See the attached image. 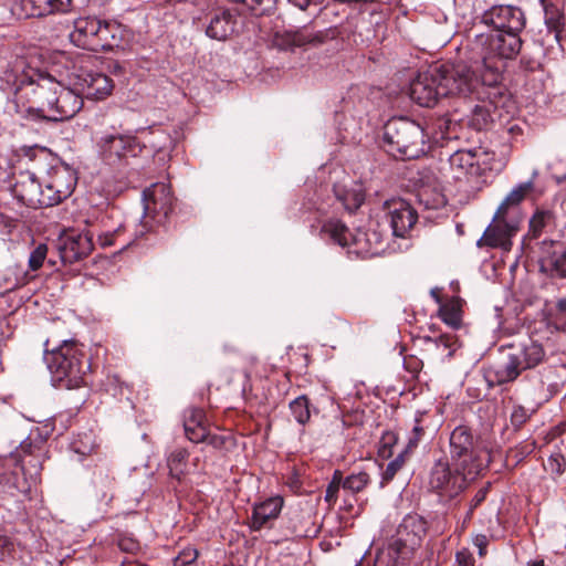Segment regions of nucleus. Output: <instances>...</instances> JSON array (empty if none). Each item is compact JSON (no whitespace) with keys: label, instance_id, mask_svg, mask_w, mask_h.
Returning a JSON list of instances; mask_svg holds the SVG:
<instances>
[{"label":"nucleus","instance_id":"obj_30","mask_svg":"<svg viewBox=\"0 0 566 566\" xmlns=\"http://www.w3.org/2000/svg\"><path fill=\"white\" fill-rule=\"evenodd\" d=\"M283 503V497L272 496L255 504L251 517V528L253 531H260L268 522L277 518Z\"/></svg>","mask_w":566,"mask_h":566},{"label":"nucleus","instance_id":"obj_60","mask_svg":"<svg viewBox=\"0 0 566 566\" xmlns=\"http://www.w3.org/2000/svg\"><path fill=\"white\" fill-rule=\"evenodd\" d=\"M118 546L122 551L134 552L138 548V544L135 541L123 538L118 542Z\"/></svg>","mask_w":566,"mask_h":566},{"label":"nucleus","instance_id":"obj_2","mask_svg":"<svg viewBox=\"0 0 566 566\" xmlns=\"http://www.w3.org/2000/svg\"><path fill=\"white\" fill-rule=\"evenodd\" d=\"M46 439L35 428L20 443L15 452L0 459V483L20 492L40 476L45 455Z\"/></svg>","mask_w":566,"mask_h":566},{"label":"nucleus","instance_id":"obj_64","mask_svg":"<svg viewBox=\"0 0 566 566\" xmlns=\"http://www.w3.org/2000/svg\"><path fill=\"white\" fill-rule=\"evenodd\" d=\"M11 545V542L6 536H0V547L8 548Z\"/></svg>","mask_w":566,"mask_h":566},{"label":"nucleus","instance_id":"obj_3","mask_svg":"<svg viewBox=\"0 0 566 566\" xmlns=\"http://www.w3.org/2000/svg\"><path fill=\"white\" fill-rule=\"evenodd\" d=\"M13 71L15 75L12 85L15 93L27 97L29 108L35 109L39 116L46 119L62 83L36 69H25L23 61L15 62Z\"/></svg>","mask_w":566,"mask_h":566},{"label":"nucleus","instance_id":"obj_50","mask_svg":"<svg viewBox=\"0 0 566 566\" xmlns=\"http://www.w3.org/2000/svg\"><path fill=\"white\" fill-rule=\"evenodd\" d=\"M426 339L432 342L438 349L448 350L447 356H452L453 346L455 344L452 335L443 334L436 338L427 337Z\"/></svg>","mask_w":566,"mask_h":566},{"label":"nucleus","instance_id":"obj_38","mask_svg":"<svg viewBox=\"0 0 566 566\" xmlns=\"http://www.w3.org/2000/svg\"><path fill=\"white\" fill-rule=\"evenodd\" d=\"M334 192L345 209L350 212L356 211L365 201V195L360 189L346 190L335 187Z\"/></svg>","mask_w":566,"mask_h":566},{"label":"nucleus","instance_id":"obj_1","mask_svg":"<svg viewBox=\"0 0 566 566\" xmlns=\"http://www.w3.org/2000/svg\"><path fill=\"white\" fill-rule=\"evenodd\" d=\"M446 97L469 99L475 94L493 99L501 94V72L496 65H482V61L470 52L468 61L438 65Z\"/></svg>","mask_w":566,"mask_h":566},{"label":"nucleus","instance_id":"obj_45","mask_svg":"<svg viewBox=\"0 0 566 566\" xmlns=\"http://www.w3.org/2000/svg\"><path fill=\"white\" fill-rule=\"evenodd\" d=\"M206 415L201 408H190L185 413L184 428L190 430L193 428H207L205 426Z\"/></svg>","mask_w":566,"mask_h":566},{"label":"nucleus","instance_id":"obj_23","mask_svg":"<svg viewBox=\"0 0 566 566\" xmlns=\"http://www.w3.org/2000/svg\"><path fill=\"white\" fill-rule=\"evenodd\" d=\"M76 185L75 174L66 168L53 169L44 182L49 207L59 205L73 192Z\"/></svg>","mask_w":566,"mask_h":566},{"label":"nucleus","instance_id":"obj_21","mask_svg":"<svg viewBox=\"0 0 566 566\" xmlns=\"http://www.w3.org/2000/svg\"><path fill=\"white\" fill-rule=\"evenodd\" d=\"M93 233L91 231L71 232L61 239L60 258L64 264L75 263L93 251Z\"/></svg>","mask_w":566,"mask_h":566},{"label":"nucleus","instance_id":"obj_32","mask_svg":"<svg viewBox=\"0 0 566 566\" xmlns=\"http://www.w3.org/2000/svg\"><path fill=\"white\" fill-rule=\"evenodd\" d=\"M544 9V22L548 31L554 32L555 39L559 41L560 33L565 25L563 11L553 2L541 0Z\"/></svg>","mask_w":566,"mask_h":566},{"label":"nucleus","instance_id":"obj_49","mask_svg":"<svg viewBox=\"0 0 566 566\" xmlns=\"http://www.w3.org/2000/svg\"><path fill=\"white\" fill-rule=\"evenodd\" d=\"M48 253V247L45 244H39L30 254L29 266L32 271L39 270Z\"/></svg>","mask_w":566,"mask_h":566},{"label":"nucleus","instance_id":"obj_47","mask_svg":"<svg viewBox=\"0 0 566 566\" xmlns=\"http://www.w3.org/2000/svg\"><path fill=\"white\" fill-rule=\"evenodd\" d=\"M232 1L235 3H242L255 15H262L268 11V9L271 8L274 0H232Z\"/></svg>","mask_w":566,"mask_h":566},{"label":"nucleus","instance_id":"obj_52","mask_svg":"<svg viewBox=\"0 0 566 566\" xmlns=\"http://www.w3.org/2000/svg\"><path fill=\"white\" fill-rule=\"evenodd\" d=\"M531 413L523 406H515L511 413V423L514 428H521L530 418Z\"/></svg>","mask_w":566,"mask_h":566},{"label":"nucleus","instance_id":"obj_22","mask_svg":"<svg viewBox=\"0 0 566 566\" xmlns=\"http://www.w3.org/2000/svg\"><path fill=\"white\" fill-rule=\"evenodd\" d=\"M505 98L504 87L501 85V94L493 99L483 98L480 94L465 99L468 102V124L476 129H485L492 122V113Z\"/></svg>","mask_w":566,"mask_h":566},{"label":"nucleus","instance_id":"obj_62","mask_svg":"<svg viewBox=\"0 0 566 566\" xmlns=\"http://www.w3.org/2000/svg\"><path fill=\"white\" fill-rule=\"evenodd\" d=\"M289 2L301 10H306L312 3H316L317 0H289Z\"/></svg>","mask_w":566,"mask_h":566},{"label":"nucleus","instance_id":"obj_28","mask_svg":"<svg viewBox=\"0 0 566 566\" xmlns=\"http://www.w3.org/2000/svg\"><path fill=\"white\" fill-rule=\"evenodd\" d=\"M20 6L27 18L44 17L71 11L72 0H21Z\"/></svg>","mask_w":566,"mask_h":566},{"label":"nucleus","instance_id":"obj_16","mask_svg":"<svg viewBox=\"0 0 566 566\" xmlns=\"http://www.w3.org/2000/svg\"><path fill=\"white\" fill-rule=\"evenodd\" d=\"M441 76L438 65L420 72L410 83V98L420 106L431 107L437 104L440 97H444L441 92Z\"/></svg>","mask_w":566,"mask_h":566},{"label":"nucleus","instance_id":"obj_13","mask_svg":"<svg viewBox=\"0 0 566 566\" xmlns=\"http://www.w3.org/2000/svg\"><path fill=\"white\" fill-rule=\"evenodd\" d=\"M97 146L101 157L109 165H117L128 157H136L143 149L136 136L117 130L104 133Z\"/></svg>","mask_w":566,"mask_h":566},{"label":"nucleus","instance_id":"obj_59","mask_svg":"<svg viewBox=\"0 0 566 566\" xmlns=\"http://www.w3.org/2000/svg\"><path fill=\"white\" fill-rule=\"evenodd\" d=\"M412 432H413V437L409 438L408 444L406 447V449L408 451H409V449H412L418 444L419 440L421 439V437L423 434V429L419 424H416L412 429Z\"/></svg>","mask_w":566,"mask_h":566},{"label":"nucleus","instance_id":"obj_44","mask_svg":"<svg viewBox=\"0 0 566 566\" xmlns=\"http://www.w3.org/2000/svg\"><path fill=\"white\" fill-rule=\"evenodd\" d=\"M551 324L558 331L566 333V298L557 301L551 313Z\"/></svg>","mask_w":566,"mask_h":566},{"label":"nucleus","instance_id":"obj_10","mask_svg":"<svg viewBox=\"0 0 566 566\" xmlns=\"http://www.w3.org/2000/svg\"><path fill=\"white\" fill-rule=\"evenodd\" d=\"M450 458L454 465L471 474H479L485 467L481 452L478 450L471 429L458 426L450 434Z\"/></svg>","mask_w":566,"mask_h":566},{"label":"nucleus","instance_id":"obj_11","mask_svg":"<svg viewBox=\"0 0 566 566\" xmlns=\"http://www.w3.org/2000/svg\"><path fill=\"white\" fill-rule=\"evenodd\" d=\"M544 358L543 345L527 339L521 343L517 349L509 355L507 361L495 371V381L499 385L513 381L523 370L536 367Z\"/></svg>","mask_w":566,"mask_h":566},{"label":"nucleus","instance_id":"obj_55","mask_svg":"<svg viewBox=\"0 0 566 566\" xmlns=\"http://www.w3.org/2000/svg\"><path fill=\"white\" fill-rule=\"evenodd\" d=\"M207 443L208 446L212 447L213 449H222L226 446L227 438L224 436L220 434H211L209 431L206 433V438L202 441Z\"/></svg>","mask_w":566,"mask_h":566},{"label":"nucleus","instance_id":"obj_53","mask_svg":"<svg viewBox=\"0 0 566 566\" xmlns=\"http://www.w3.org/2000/svg\"><path fill=\"white\" fill-rule=\"evenodd\" d=\"M565 464H566L565 458L559 452L553 453L547 460V468L552 472L557 473V474H562L564 472Z\"/></svg>","mask_w":566,"mask_h":566},{"label":"nucleus","instance_id":"obj_15","mask_svg":"<svg viewBox=\"0 0 566 566\" xmlns=\"http://www.w3.org/2000/svg\"><path fill=\"white\" fill-rule=\"evenodd\" d=\"M175 197L170 186L156 182L144 191V218H150L155 223H164L172 212Z\"/></svg>","mask_w":566,"mask_h":566},{"label":"nucleus","instance_id":"obj_34","mask_svg":"<svg viewBox=\"0 0 566 566\" xmlns=\"http://www.w3.org/2000/svg\"><path fill=\"white\" fill-rule=\"evenodd\" d=\"M479 176H485L488 172H500L504 168V163L496 159L494 151L482 147L473 149Z\"/></svg>","mask_w":566,"mask_h":566},{"label":"nucleus","instance_id":"obj_35","mask_svg":"<svg viewBox=\"0 0 566 566\" xmlns=\"http://www.w3.org/2000/svg\"><path fill=\"white\" fill-rule=\"evenodd\" d=\"M556 226V217L552 210L537 209L530 220L528 237L537 239L542 233Z\"/></svg>","mask_w":566,"mask_h":566},{"label":"nucleus","instance_id":"obj_31","mask_svg":"<svg viewBox=\"0 0 566 566\" xmlns=\"http://www.w3.org/2000/svg\"><path fill=\"white\" fill-rule=\"evenodd\" d=\"M120 40L119 24L99 20V30H97L96 41L91 43L95 45L93 52L112 51L119 46Z\"/></svg>","mask_w":566,"mask_h":566},{"label":"nucleus","instance_id":"obj_58","mask_svg":"<svg viewBox=\"0 0 566 566\" xmlns=\"http://www.w3.org/2000/svg\"><path fill=\"white\" fill-rule=\"evenodd\" d=\"M473 543L478 548L479 556L484 557L486 555V547L489 545L488 537L483 534H479L474 537Z\"/></svg>","mask_w":566,"mask_h":566},{"label":"nucleus","instance_id":"obj_14","mask_svg":"<svg viewBox=\"0 0 566 566\" xmlns=\"http://www.w3.org/2000/svg\"><path fill=\"white\" fill-rule=\"evenodd\" d=\"M13 179L11 192L18 202L32 209L49 207L44 184L39 180L34 172L29 170L19 171L13 175Z\"/></svg>","mask_w":566,"mask_h":566},{"label":"nucleus","instance_id":"obj_29","mask_svg":"<svg viewBox=\"0 0 566 566\" xmlns=\"http://www.w3.org/2000/svg\"><path fill=\"white\" fill-rule=\"evenodd\" d=\"M99 20L96 18H80L74 22V30L70 33L71 41L78 48L94 51L91 43L96 41Z\"/></svg>","mask_w":566,"mask_h":566},{"label":"nucleus","instance_id":"obj_42","mask_svg":"<svg viewBox=\"0 0 566 566\" xmlns=\"http://www.w3.org/2000/svg\"><path fill=\"white\" fill-rule=\"evenodd\" d=\"M408 452L409 451L405 448L403 450H401L398 453V455L396 457L395 460L390 461L387 464V467L382 473L381 484H386V483L390 482L395 478L397 472L402 469V467L405 465L406 457H407Z\"/></svg>","mask_w":566,"mask_h":566},{"label":"nucleus","instance_id":"obj_18","mask_svg":"<svg viewBox=\"0 0 566 566\" xmlns=\"http://www.w3.org/2000/svg\"><path fill=\"white\" fill-rule=\"evenodd\" d=\"M481 21L494 31L506 33H521L526 25L525 13L515 6H494L482 14Z\"/></svg>","mask_w":566,"mask_h":566},{"label":"nucleus","instance_id":"obj_36","mask_svg":"<svg viewBox=\"0 0 566 566\" xmlns=\"http://www.w3.org/2000/svg\"><path fill=\"white\" fill-rule=\"evenodd\" d=\"M532 188L533 184L531 181L520 184L517 187L511 190V192L501 202L496 211L500 214H505L509 217L510 209L516 208L524 200L525 196L532 190Z\"/></svg>","mask_w":566,"mask_h":566},{"label":"nucleus","instance_id":"obj_24","mask_svg":"<svg viewBox=\"0 0 566 566\" xmlns=\"http://www.w3.org/2000/svg\"><path fill=\"white\" fill-rule=\"evenodd\" d=\"M54 98V106L52 105V109L46 118L49 120L57 122L70 119L77 114L83 106L82 97L63 84Z\"/></svg>","mask_w":566,"mask_h":566},{"label":"nucleus","instance_id":"obj_27","mask_svg":"<svg viewBox=\"0 0 566 566\" xmlns=\"http://www.w3.org/2000/svg\"><path fill=\"white\" fill-rule=\"evenodd\" d=\"M237 27V15L229 9L217 11L210 19L206 34L218 41H226Z\"/></svg>","mask_w":566,"mask_h":566},{"label":"nucleus","instance_id":"obj_46","mask_svg":"<svg viewBox=\"0 0 566 566\" xmlns=\"http://www.w3.org/2000/svg\"><path fill=\"white\" fill-rule=\"evenodd\" d=\"M398 438L395 432L387 431L382 434L378 450L379 457L388 459L392 455V448L397 444Z\"/></svg>","mask_w":566,"mask_h":566},{"label":"nucleus","instance_id":"obj_63","mask_svg":"<svg viewBox=\"0 0 566 566\" xmlns=\"http://www.w3.org/2000/svg\"><path fill=\"white\" fill-rule=\"evenodd\" d=\"M446 205V198L441 193H438L436 197H434V200H433V203L432 205H429L428 201H426V206L428 208H432V209H437V208H440V207H443Z\"/></svg>","mask_w":566,"mask_h":566},{"label":"nucleus","instance_id":"obj_57","mask_svg":"<svg viewBox=\"0 0 566 566\" xmlns=\"http://www.w3.org/2000/svg\"><path fill=\"white\" fill-rule=\"evenodd\" d=\"M458 566H474V558L469 549L463 548L455 555Z\"/></svg>","mask_w":566,"mask_h":566},{"label":"nucleus","instance_id":"obj_12","mask_svg":"<svg viewBox=\"0 0 566 566\" xmlns=\"http://www.w3.org/2000/svg\"><path fill=\"white\" fill-rule=\"evenodd\" d=\"M427 534V522L417 514H409L398 525L395 536L388 546V553L395 563L406 559L411 552L420 546Z\"/></svg>","mask_w":566,"mask_h":566},{"label":"nucleus","instance_id":"obj_51","mask_svg":"<svg viewBox=\"0 0 566 566\" xmlns=\"http://www.w3.org/2000/svg\"><path fill=\"white\" fill-rule=\"evenodd\" d=\"M489 489H490V484H486L485 486H483V488H481V489H479L476 491V493L474 494V496L470 501L469 510H468V512L465 514V521L467 520H471L472 516H473L474 510L478 506H480L482 502L485 501L488 492H489Z\"/></svg>","mask_w":566,"mask_h":566},{"label":"nucleus","instance_id":"obj_39","mask_svg":"<svg viewBox=\"0 0 566 566\" xmlns=\"http://www.w3.org/2000/svg\"><path fill=\"white\" fill-rule=\"evenodd\" d=\"M290 410L294 419L304 426L311 417L308 398L305 395L298 396L290 402Z\"/></svg>","mask_w":566,"mask_h":566},{"label":"nucleus","instance_id":"obj_19","mask_svg":"<svg viewBox=\"0 0 566 566\" xmlns=\"http://www.w3.org/2000/svg\"><path fill=\"white\" fill-rule=\"evenodd\" d=\"M327 40L326 31H314L307 27L277 31L273 36V45L280 51L294 52L296 49L318 46Z\"/></svg>","mask_w":566,"mask_h":566},{"label":"nucleus","instance_id":"obj_40","mask_svg":"<svg viewBox=\"0 0 566 566\" xmlns=\"http://www.w3.org/2000/svg\"><path fill=\"white\" fill-rule=\"evenodd\" d=\"M369 483V474L365 471H360L346 476V479L343 480V489L355 494L361 492Z\"/></svg>","mask_w":566,"mask_h":566},{"label":"nucleus","instance_id":"obj_56","mask_svg":"<svg viewBox=\"0 0 566 566\" xmlns=\"http://www.w3.org/2000/svg\"><path fill=\"white\" fill-rule=\"evenodd\" d=\"M207 431H208L207 428H193L190 430H185V433H186V437L191 442L201 443L206 438Z\"/></svg>","mask_w":566,"mask_h":566},{"label":"nucleus","instance_id":"obj_37","mask_svg":"<svg viewBox=\"0 0 566 566\" xmlns=\"http://www.w3.org/2000/svg\"><path fill=\"white\" fill-rule=\"evenodd\" d=\"M461 305L459 297H452L439 307V317L449 326L458 328L461 325Z\"/></svg>","mask_w":566,"mask_h":566},{"label":"nucleus","instance_id":"obj_26","mask_svg":"<svg viewBox=\"0 0 566 566\" xmlns=\"http://www.w3.org/2000/svg\"><path fill=\"white\" fill-rule=\"evenodd\" d=\"M450 175L454 180H471L479 178L473 149H460L449 157Z\"/></svg>","mask_w":566,"mask_h":566},{"label":"nucleus","instance_id":"obj_5","mask_svg":"<svg viewBox=\"0 0 566 566\" xmlns=\"http://www.w3.org/2000/svg\"><path fill=\"white\" fill-rule=\"evenodd\" d=\"M386 151L401 159H416L429 148L423 127L407 117L389 119L384 127Z\"/></svg>","mask_w":566,"mask_h":566},{"label":"nucleus","instance_id":"obj_43","mask_svg":"<svg viewBox=\"0 0 566 566\" xmlns=\"http://www.w3.org/2000/svg\"><path fill=\"white\" fill-rule=\"evenodd\" d=\"M542 265H548L555 275L566 277V249L560 253H554L547 260H543Z\"/></svg>","mask_w":566,"mask_h":566},{"label":"nucleus","instance_id":"obj_54","mask_svg":"<svg viewBox=\"0 0 566 566\" xmlns=\"http://www.w3.org/2000/svg\"><path fill=\"white\" fill-rule=\"evenodd\" d=\"M32 566H60V560L45 553H40L33 558Z\"/></svg>","mask_w":566,"mask_h":566},{"label":"nucleus","instance_id":"obj_20","mask_svg":"<svg viewBox=\"0 0 566 566\" xmlns=\"http://www.w3.org/2000/svg\"><path fill=\"white\" fill-rule=\"evenodd\" d=\"M387 220L392 230V235L406 238L417 222V211L402 199H391L384 203Z\"/></svg>","mask_w":566,"mask_h":566},{"label":"nucleus","instance_id":"obj_9","mask_svg":"<svg viewBox=\"0 0 566 566\" xmlns=\"http://www.w3.org/2000/svg\"><path fill=\"white\" fill-rule=\"evenodd\" d=\"M475 475L450 463L448 459H439L430 470L429 486L440 496L452 500L467 489L469 479Z\"/></svg>","mask_w":566,"mask_h":566},{"label":"nucleus","instance_id":"obj_7","mask_svg":"<svg viewBox=\"0 0 566 566\" xmlns=\"http://www.w3.org/2000/svg\"><path fill=\"white\" fill-rule=\"evenodd\" d=\"M324 239H329L342 247L352 248L361 256H375L385 251L386 239L377 229H356L352 232L342 221L332 219L321 228Z\"/></svg>","mask_w":566,"mask_h":566},{"label":"nucleus","instance_id":"obj_61","mask_svg":"<svg viewBox=\"0 0 566 566\" xmlns=\"http://www.w3.org/2000/svg\"><path fill=\"white\" fill-rule=\"evenodd\" d=\"M97 241L103 248L111 247L114 244V233L99 234Z\"/></svg>","mask_w":566,"mask_h":566},{"label":"nucleus","instance_id":"obj_33","mask_svg":"<svg viewBox=\"0 0 566 566\" xmlns=\"http://www.w3.org/2000/svg\"><path fill=\"white\" fill-rule=\"evenodd\" d=\"M189 452L184 448L174 450L167 458V467L171 481L181 482L186 475Z\"/></svg>","mask_w":566,"mask_h":566},{"label":"nucleus","instance_id":"obj_41","mask_svg":"<svg viewBox=\"0 0 566 566\" xmlns=\"http://www.w3.org/2000/svg\"><path fill=\"white\" fill-rule=\"evenodd\" d=\"M199 552L193 546H187L172 559V566H200Z\"/></svg>","mask_w":566,"mask_h":566},{"label":"nucleus","instance_id":"obj_48","mask_svg":"<svg viewBox=\"0 0 566 566\" xmlns=\"http://www.w3.org/2000/svg\"><path fill=\"white\" fill-rule=\"evenodd\" d=\"M340 486L343 488V474L340 471L336 470L331 483L326 489L325 501L328 503H335Z\"/></svg>","mask_w":566,"mask_h":566},{"label":"nucleus","instance_id":"obj_17","mask_svg":"<svg viewBox=\"0 0 566 566\" xmlns=\"http://www.w3.org/2000/svg\"><path fill=\"white\" fill-rule=\"evenodd\" d=\"M518 231V220L509 219L505 214L495 212L492 223L485 229L482 238L476 242L479 248H501L510 251L512 248V238Z\"/></svg>","mask_w":566,"mask_h":566},{"label":"nucleus","instance_id":"obj_4","mask_svg":"<svg viewBox=\"0 0 566 566\" xmlns=\"http://www.w3.org/2000/svg\"><path fill=\"white\" fill-rule=\"evenodd\" d=\"M13 71L15 75L12 85L15 93L27 97L29 108L35 109L39 116L46 119L62 83L36 69H25L23 61L15 62Z\"/></svg>","mask_w":566,"mask_h":566},{"label":"nucleus","instance_id":"obj_8","mask_svg":"<svg viewBox=\"0 0 566 566\" xmlns=\"http://www.w3.org/2000/svg\"><path fill=\"white\" fill-rule=\"evenodd\" d=\"M520 34L505 31L476 34L470 45V52L476 54L484 66L495 65L494 59L512 60L522 49L523 41Z\"/></svg>","mask_w":566,"mask_h":566},{"label":"nucleus","instance_id":"obj_25","mask_svg":"<svg viewBox=\"0 0 566 566\" xmlns=\"http://www.w3.org/2000/svg\"><path fill=\"white\" fill-rule=\"evenodd\" d=\"M78 81L83 94L91 99H104L114 87L112 78L99 72L83 71Z\"/></svg>","mask_w":566,"mask_h":566},{"label":"nucleus","instance_id":"obj_6","mask_svg":"<svg viewBox=\"0 0 566 566\" xmlns=\"http://www.w3.org/2000/svg\"><path fill=\"white\" fill-rule=\"evenodd\" d=\"M84 358L83 346L75 340H63L45 356L54 381L66 389L78 388L84 384V376L90 368Z\"/></svg>","mask_w":566,"mask_h":566}]
</instances>
